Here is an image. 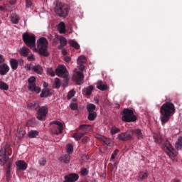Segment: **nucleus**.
Masks as SVG:
<instances>
[{"label": "nucleus", "instance_id": "nucleus-1", "mask_svg": "<svg viewBox=\"0 0 182 182\" xmlns=\"http://www.w3.org/2000/svg\"><path fill=\"white\" fill-rule=\"evenodd\" d=\"M176 113V106L173 102H166L160 108V120L162 124H166L170 117Z\"/></svg>", "mask_w": 182, "mask_h": 182}, {"label": "nucleus", "instance_id": "nucleus-2", "mask_svg": "<svg viewBox=\"0 0 182 182\" xmlns=\"http://www.w3.org/2000/svg\"><path fill=\"white\" fill-rule=\"evenodd\" d=\"M34 52H38L42 56H48V40L46 38H41L37 41V48H33Z\"/></svg>", "mask_w": 182, "mask_h": 182}, {"label": "nucleus", "instance_id": "nucleus-3", "mask_svg": "<svg viewBox=\"0 0 182 182\" xmlns=\"http://www.w3.org/2000/svg\"><path fill=\"white\" fill-rule=\"evenodd\" d=\"M54 12L61 18H66L69 14V6L62 2H57Z\"/></svg>", "mask_w": 182, "mask_h": 182}, {"label": "nucleus", "instance_id": "nucleus-4", "mask_svg": "<svg viewBox=\"0 0 182 182\" xmlns=\"http://www.w3.org/2000/svg\"><path fill=\"white\" fill-rule=\"evenodd\" d=\"M12 154V149L9 145H6L0 150V164L1 166H5V164L8 161L9 158L7 156Z\"/></svg>", "mask_w": 182, "mask_h": 182}, {"label": "nucleus", "instance_id": "nucleus-5", "mask_svg": "<svg viewBox=\"0 0 182 182\" xmlns=\"http://www.w3.org/2000/svg\"><path fill=\"white\" fill-rule=\"evenodd\" d=\"M51 126L50 133V134H62L63 133V124L59 121H53L50 123Z\"/></svg>", "mask_w": 182, "mask_h": 182}, {"label": "nucleus", "instance_id": "nucleus-6", "mask_svg": "<svg viewBox=\"0 0 182 182\" xmlns=\"http://www.w3.org/2000/svg\"><path fill=\"white\" fill-rule=\"evenodd\" d=\"M123 116L122 117V122H126L127 123H130V122H136L137 120V117L134 115L133 110L125 109L122 112Z\"/></svg>", "mask_w": 182, "mask_h": 182}, {"label": "nucleus", "instance_id": "nucleus-7", "mask_svg": "<svg viewBox=\"0 0 182 182\" xmlns=\"http://www.w3.org/2000/svg\"><path fill=\"white\" fill-rule=\"evenodd\" d=\"M22 38L26 46H28V48H35V43L36 42V38L35 37V35H31L28 33H24L22 35Z\"/></svg>", "mask_w": 182, "mask_h": 182}, {"label": "nucleus", "instance_id": "nucleus-8", "mask_svg": "<svg viewBox=\"0 0 182 182\" xmlns=\"http://www.w3.org/2000/svg\"><path fill=\"white\" fill-rule=\"evenodd\" d=\"M55 73L58 77H63V79H66V80H68L69 79V73L65 65H59L55 69Z\"/></svg>", "mask_w": 182, "mask_h": 182}, {"label": "nucleus", "instance_id": "nucleus-9", "mask_svg": "<svg viewBox=\"0 0 182 182\" xmlns=\"http://www.w3.org/2000/svg\"><path fill=\"white\" fill-rule=\"evenodd\" d=\"M163 149L170 159H174V148L171 146V144L166 141L163 145Z\"/></svg>", "mask_w": 182, "mask_h": 182}, {"label": "nucleus", "instance_id": "nucleus-10", "mask_svg": "<svg viewBox=\"0 0 182 182\" xmlns=\"http://www.w3.org/2000/svg\"><path fill=\"white\" fill-rule=\"evenodd\" d=\"M35 82H36V78H35V77H31L28 79V89L31 92H35L36 93H41V87H36V84H35Z\"/></svg>", "mask_w": 182, "mask_h": 182}, {"label": "nucleus", "instance_id": "nucleus-11", "mask_svg": "<svg viewBox=\"0 0 182 182\" xmlns=\"http://www.w3.org/2000/svg\"><path fill=\"white\" fill-rule=\"evenodd\" d=\"M48 108L46 106H43L40 107L37 112V119L38 120L43 121L46 120V116L48 114Z\"/></svg>", "mask_w": 182, "mask_h": 182}, {"label": "nucleus", "instance_id": "nucleus-12", "mask_svg": "<svg viewBox=\"0 0 182 182\" xmlns=\"http://www.w3.org/2000/svg\"><path fill=\"white\" fill-rule=\"evenodd\" d=\"M83 79L85 76L82 72L75 71L73 75V80L77 83V85H82L83 83Z\"/></svg>", "mask_w": 182, "mask_h": 182}, {"label": "nucleus", "instance_id": "nucleus-13", "mask_svg": "<svg viewBox=\"0 0 182 182\" xmlns=\"http://www.w3.org/2000/svg\"><path fill=\"white\" fill-rule=\"evenodd\" d=\"M65 181L64 182H75L79 180V175L76 173H71L68 176H65Z\"/></svg>", "mask_w": 182, "mask_h": 182}, {"label": "nucleus", "instance_id": "nucleus-14", "mask_svg": "<svg viewBox=\"0 0 182 182\" xmlns=\"http://www.w3.org/2000/svg\"><path fill=\"white\" fill-rule=\"evenodd\" d=\"M16 166L17 170H21L22 171H24V170L28 168V164H26L23 160L17 161L16 162Z\"/></svg>", "mask_w": 182, "mask_h": 182}, {"label": "nucleus", "instance_id": "nucleus-15", "mask_svg": "<svg viewBox=\"0 0 182 182\" xmlns=\"http://www.w3.org/2000/svg\"><path fill=\"white\" fill-rule=\"evenodd\" d=\"M97 88L102 92H105V90H107L109 89V85L102 80H100L97 82Z\"/></svg>", "mask_w": 182, "mask_h": 182}, {"label": "nucleus", "instance_id": "nucleus-16", "mask_svg": "<svg viewBox=\"0 0 182 182\" xmlns=\"http://www.w3.org/2000/svg\"><path fill=\"white\" fill-rule=\"evenodd\" d=\"M147 177H149V171H141L138 176V181H143V180H146Z\"/></svg>", "mask_w": 182, "mask_h": 182}, {"label": "nucleus", "instance_id": "nucleus-17", "mask_svg": "<svg viewBox=\"0 0 182 182\" xmlns=\"http://www.w3.org/2000/svg\"><path fill=\"white\" fill-rule=\"evenodd\" d=\"M9 72V66L6 64H1L0 65V75L1 76L5 75L6 73Z\"/></svg>", "mask_w": 182, "mask_h": 182}, {"label": "nucleus", "instance_id": "nucleus-18", "mask_svg": "<svg viewBox=\"0 0 182 182\" xmlns=\"http://www.w3.org/2000/svg\"><path fill=\"white\" fill-rule=\"evenodd\" d=\"M52 95H53V90L46 88L43 90L40 96L41 97H48V96H52Z\"/></svg>", "mask_w": 182, "mask_h": 182}, {"label": "nucleus", "instance_id": "nucleus-19", "mask_svg": "<svg viewBox=\"0 0 182 182\" xmlns=\"http://www.w3.org/2000/svg\"><path fill=\"white\" fill-rule=\"evenodd\" d=\"M95 137L98 140L103 141V143H105V144H106L107 146H110V139L106 138L105 136L97 134Z\"/></svg>", "mask_w": 182, "mask_h": 182}, {"label": "nucleus", "instance_id": "nucleus-20", "mask_svg": "<svg viewBox=\"0 0 182 182\" xmlns=\"http://www.w3.org/2000/svg\"><path fill=\"white\" fill-rule=\"evenodd\" d=\"M58 31L60 32V33H65L66 26L63 21L60 22L58 25Z\"/></svg>", "mask_w": 182, "mask_h": 182}, {"label": "nucleus", "instance_id": "nucleus-21", "mask_svg": "<svg viewBox=\"0 0 182 182\" xmlns=\"http://www.w3.org/2000/svg\"><path fill=\"white\" fill-rule=\"evenodd\" d=\"M80 130L84 132V133H87L88 132H92V126L89 124H82L80 126Z\"/></svg>", "mask_w": 182, "mask_h": 182}, {"label": "nucleus", "instance_id": "nucleus-22", "mask_svg": "<svg viewBox=\"0 0 182 182\" xmlns=\"http://www.w3.org/2000/svg\"><path fill=\"white\" fill-rule=\"evenodd\" d=\"M19 53L21 55V56L26 57L28 55H29V48L26 47H22L19 50Z\"/></svg>", "mask_w": 182, "mask_h": 182}, {"label": "nucleus", "instance_id": "nucleus-23", "mask_svg": "<svg viewBox=\"0 0 182 182\" xmlns=\"http://www.w3.org/2000/svg\"><path fill=\"white\" fill-rule=\"evenodd\" d=\"M10 65H11V69H13V70H16V69H18V65H19V63H18L16 59L11 58L10 60Z\"/></svg>", "mask_w": 182, "mask_h": 182}, {"label": "nucleus", "instance_id": "nucleus-24", "mask_svg": "<svg viewBox=\"0 0 182 182\" xmlns=\"http://www.w3.org/2000/svg\"><path fill=\"white\" fill-rule=\"evenodd\" d=\"M38 136H39V132L36 130H31L28 134V137H29V139H35L38 137Z\"/></svg>", "mask_w": 182, "mask_h": 182}, {"label": "nucleus", "instance_id": "nucleus-25", "mask_svg": "<svg viewBox=\"0 0 182 182\" xmlns=\"http://www.w3.org/2000/svg\"><path fill=\"white\" fill-rule=\"evenodd\" d=\"M10 19L12 22V23H19V16L18 15H16V14H12L10 16Z\"/></svg>", "mask_w": 182, "mask_h": 182}, {"label": "nucleus", "instance_id": "nucleus-26", "mask_svg": "<svg viewBox=\"0 0 182 182\" xmlns=\"http://www.w3.org/2000/svg\"><path fill=\"white\" fill-rule=\"evenodd\" d=\"M59 41L60 43V46H58L59 49H62L63 46H66L68 44V40H66V38L60 36L59 38Z\"/></svg>", "mask_w": 182, "mask_h": 182}, {"label": "nucleus", "instance_id": "nucleus-27", "mask_svg": "<svg viewBox=\"0 0 182 182\" xmlns=\"http://www.w3.org/2000/svg\"><path fill=\"white\" fill-rule=\"evenodd\" d=\"M33 72H36V73H38V75H42V73L43 72V69L39 65L33 66Z\"/></svg>", "mask_w": 182, "mask_h": 182}, {"label": "nucleus", "instance_id": "nucleus-28", "mask_svg": "<svg viewBox=\"0 0 182 182\" xmlns=\"http://www.w3.org/2000/svg\"><path fill=\"white\" fill-rule=\"evenodd\" d=\"M134 134H136L139 140H141L143 139L144 136H143V132H141V129H136L134 131Z\"/></svg>", "mask_w": 182, "mask_h": 182}, {"label": "nucleus", "instance_id": "nucleus-29", "mask_svg": "<svg viewBox=\"0 0 182 182\" xmlns=\"http://www.w3.org/2000/svg\"><path fill=\"white\" fill-rule=\"evenodd\" d=\"M124 134L127 140H131V139L133 138V134H134V132L132 130H129L127 131L125 133H124Z\"/></svg>", "mask_w": 182, "mask_h": 182}, {"label": "nucleus", "instance_id": "nucleus-30", "mask_svg": "<svg viewBox=\"0 0 182 182\" xmlns=\"http://www.w3.org/2000/svg\"><path fill=\"white\" fill-rule=\"evenodd\" d=\"M175 147L177 150H181L182 149V136H179L177 141L175 144Z\"/></svg>", "mask_w": 182, "mask_h": 182}, {"label": "nucleus", "instance_id": "nucleus-31", "mask_svg": "<svg viewBox=\"0 0 182 182\" xmlns=\"http://www.w3.org/2000/svg\"><path fill=\"white\" fill-rule=\"evenodd\" d=\"M25 134H26V132H25V129H23V128H20L18 129L17 137H18V139H23Z\"/></svg>", "mask_w": 182, "mask_h": 182}, {"label": "nucleus", "instance_id": "nucleus-32", "mask_svg": "<svg viewBox=\"0 0 182 182\" xmlns=\"http://www.w3.org/2000/svg\"><path fill=\"white\" fill-rule=\"evenodd\" d=\"M93 90V86H89L87 88L83 90L84 95H87V96L92 95V91Z\"/></svg>", "mask_w": 182, "mask_h": 182}, {"label": "nucleus", "instance_id": "nucleus-33", "mask_svg": "<svg viewBox=\"0 0 182 182\" xmlns=\"http://www.w3.org/2000/svg\"><path fill=\"white\" fill-rule=\"evenodd\" d=\"M87 109L89 113L95 112L96 109V105L93 104H89L87 105Z\"/></svg>", "mask_w": 182, "mask_h": 182}, {"label": "nucleus", "instance_id": "nucleus-34", "mask_svg": "<svg viewBox=\"0 0 182 182\" xmlns=\"http://www.w3.org/2000/svg\"><path fill=\"white\" fill-rule=\"evenodd\" d=\"M70 160V155H64L60 158V161H62V163L68 164L69 163Z\"/></svg>", "mask_w": 182, "mask_h": 182}, {"label": "nucleus", "instance_id": "nucleus-35", "mask_svg": "<svg viewBox=\"0 0 182 182\" xmlns=\"http://www.w3.org/2000/svg\"><path fill=\"white\" fill-rule=\"evenodd\" d=\"M86 57H85L84 55H80L78 57L77 60V64H83V63H86Z\"/></svg>", "mask_w": 182, "mask_h": 182}, {"label": "nucleus", "instance_id": "nucleus-36", "mask_svg": "<svg viewBox=\"0 0 182 182\" xmlns=\"http://www.w3.org/2000/svg\"><path fill=\"white\" fill-rule=\"evenodd\" d=\"M97 117V114L96 112H89L87 119L88 120H90V122H92V120H95Z\"/></svg>", "mask_w": 182, "mask_h": 182}, {"label": "nucleus", "instance_id": "nucleus-37", "mask_svg": "<svg viewBox=\"0 0 182 182\" xmlns=\"http://www.w3.org/2000/svg\"><path fill=\"white\" fill-rule=\"evenodd\" d=\"M110 133L111 134H117V133H120V129H119L118 127H117L116 126H113L111 129H110Z\"/></svg>", "mask_w": 182, "mask_h": 182}, {"label": "nucleus", "instance_id": "nucleus-38", "mask_svg": "<svg viewBox=\"0 0 182 182\" xmlns=\"http://www.w3.org/2000/svg\"><path fill=\"white\" fill-rule=\"evenodd\" d=\"M69 44L70 45V46H73V48H75V49H80V46H79V44L73 40L70 41Z\"/></svg>", "mask_w": 182, "mask_h": 182}, {"label": "nucleus", "instance_id": "nucleus-39", "mask_svg": "<svg viewBox=\"0 0 182 182\" xmlns=\"http://www.w3.org/2000/svg\"><path fill=\"white\" fill-rule=\"evenodd\" d=\"M0 89L1 90H8V89H9V86H8V84L5 83L4 82L1 81Z\"/></svg>", "mask_w": 182, "mask_h": 182}, {"label": "nucleus", "instance_id": "nucleus-40", "mask_svg": "<svg viewBox=\"0 0 182 182\" xmlns=\"http://www.w3.org/2000/svg\"><path fill=\"white\" fill-rule=\"evenodd\" d=\"M9 180H11V163L9 164L6 171V181H9Z\"/></svg>", "mask_w": 182, "mask_h": 182}, {"label": "nucleus", "instance_id": "nucleus-41", "mask_svg": "<svg viewBox=\"0 0 182 182\" xmlns=\"http://www.w3.org/2000/svg\"><path fill=\"white\" fill-rule=\"evenodd\" d=\"M85 136V133H75L73 135V137L75 139V140H80V138Z\"/></svg>", "mask_w": 182, "mask_h": 182}, {"label": "nucleus", "instance_id": "nucleus-42", "mask_svg": "<svg viewBox=\"0 0 182 182\" xmlns=\"http://www.w3.org/2000/svg\"><path fill=\"white\" fill-rule=\"evenodd\" d=\"M154 139L155 140V141L156 143H162L161 141V136L160 134H154Z\"/></svg>", "mask_w": 182, "mask_h": 182}, {"label": "nucleus", "instance_id": "nucleus-43", "mask_svg": "<svg viewBox=\"0 0 182 182\" xmlns=\"http://www.w3.org/2000/svg\"><path fill=\"white\" fill-rule=\"evenodd\" d=\"M118 140H121L122 141H127L126 136L124 135V133H121L118 134L117 136Z\"/></svg>", "mask_w": 182, "mask_h": 182}, {"label": "nucleus", "instance_id": "nucleus-44", "mask_svg": "<svg viewBox=\"0 0 182 182\" xmlns=\"http://www.w3.org/2000/svg\"><path fill=\"white\" fill-rule=\"evenodd\" d=\"M67 153L72 154L73 153V146L72 144H68L66 146Z\"/></svg>", "mask_w": 182, "mask_h": 182}, {"label": "nucleus", "instance_id": "nucleus-45", "mask_svg": "<svg viewBox=\"0 0 182 182\" xmlns=\"http://www.w3.org/2000/svg\"><path fill=\"white\" fill-rule=\"evenodd\" d=\"M47 74L49 75V76H55V71H53V69L52 68H47Z\"/></svg>", "mask_w": 182, "mask_h": 182}, {"label": "nucleus", "instance_id": "nucleus-46", "mask_svg": "<svg viewBox=\"0 0 182 182\" xmlns=\"http://www.w3.org/2000/svg\"><path fill=\"white\" fill-rule=\"evenodd\" d=\"M76 92L74 91V90H71L69 92H68V100H70L72 99V97H73V96H75V94Z\"/></svg>", "mask_w": 182, "mask_h": 182}, {"label": "nucleus", "instance_id": "nucleus-47", "mask_svg": "<svg viewBox=\"0 0 182 182\" xmlns=\"http://www.w3.org/2000/svg\"><path fill=\"white\" fill-rule=\"evenodd\" d=\"M29 106L31 109H34L36 110L39 107V104L38 103H31L29 104Z\"/></svg>", "mask_w": 182, "mask_h": 182}, {"label": "nucleus", "instance_id": "nucleus-48", "mask_svg": "<svg viewBox=\"0 0 182 182\" xmlns=\"http://www.w3.org/2000/svg\"><path fill=\"white\" fill-rule=\"evenodd\" d=\"M55 85L57 89H59V87H60L61 83H60V80L59 78L55 79Z\"/></svg>", "mask_w": 182, "mask_h": 182}, {"label": "nucleus", "instance_id": "nucleus-49", "mask_svg": "<svg viewBox=\"0 0 182 182\" xmlns=\"http://www.w3.org/2000/svg\"><path fill=\"white\" fill-rule=\"evenodd\" d=\"M70 109H72V110H76V109H77V103L76 102H72L70 105Z\"/></svg>", "mask_w": 182, "mask_h": 182}, {"label": "nucleus", "instance_id": "nucleus-50", "mask_svg": "<svg viewBox=\"0 0 182 182\" xmlns=\"http://www.w3.org/2000/svg\"><path fill=\"white\" fill-rule=\"evenodd\" d=\"M39 164L40 166H45V164H46V159L45 158H41L39 160Z\"/></svg>", "mask_w": 182, "mask_h": 182}, {"label": "nucleus", "instance_id": "nucleus-51", "mask_svg": "<svg viewBox=\"0 0 182 182\" xmlns=\"http://www.w3.org/2000/svg\"><path fill=\"white\" fill-rule=\"evenodd\" d=\"M88 171L87 168H82L81 170V175L82 176H87Z\"/></svg>", "mask_w": 182, "mask_h": 182}, {"label": "nucleus", "instance_id": "nucleus-52", "mask_svg": "<svg viewBox=\"0 0 182 182\" xmlns=\"http://www.w3.org/2000/svg\"><path fill=\"white\" fill-rule=\"evenodd\" d=\"M24 69H26V70H31L32 69V64H26L24 66Z\"/></svg>", "mask_w": 182, "mask_h": 182}, {"label": "nucleus", "instance_id": "nucleus-53", "mask_svg": "<svg viewBox=\"0 0 182 182\" xmlns=\"http://www.w3.org/2000/svg\"><path fill=\"white\" fill-rule=\"evenodd\" d=\"M27 59L30 62H33V60H35V57L33 56V55L31 54L27 57Z\"/></svg>", "mask_w": 182, "mask_h": 182}, {"label": "nucleus", "instance_id": "nucleus-54", "mask_svg": "<svg viewBox=\"0 0 182 182\" xmlns=\"http://www.w3.org/2000/svg\"><path fill=\"white\" fill-rule=\"evenodd\" d=\"M26 6L27 8H30V6H32V1L31 0H26Z\"/></svg>", "mask_w": 182, "mask_h": 182}, {"label": "nucleus", "instance_id": "nucleus-55", "mask_svg": "<svg viewBox=\"0 0 182 182\" xmlns=\"http://www.w3.org/2000/svg\"><path fill=\"white\" fill-rule=\"evenodd\" d=\"M89 137L87 136H85L82 139V143H83L84 144H86V143H87V141H89Z\"/></svg>", "mask_w": 182, "mask_h": 182}, {"label": "nucleus", "instance_id": "nucleus-56", "mask_svg": "<svg viewBox=\"0 0 182 182\" xmlns=\"http://www.w3.org/2000/svg\"><path fill=\"white\" fill-rule=\"evenodd\" d=\"M117 153H119V150H115L114 153L111 156V159H115V156H117Z\"/></svg>", "mask_w": 182, "mask_h": 182}, {"label": "nucleus", "instance_id": "nucleus-57", "mask_svg": "<svg viewBox=\"0 0 182 182\" xmlns=\"http://www.w3.org/2000/svg\"><path fill=\"white\" fill-rule=\"evenodd\" d=\"M78 65H79L78 69L80 70H81L82 72H83V70L85 69V65L83 64H78Z\"/></svg>", "mask_w": 182, "mask_h": 182}, {"label": "nucleus", "instance_id": "nucleus-58", "mask_svg": "<svg viewBox=\"0 0 182 182\" xmlns=\"http://www.w3.org/2000/svg\"><path fill=\"white\" fill-rule=\"evenodd\" d=\"M5 59H4V55L0 54V63H4Z\"/></svg>", "mask_w": 182, "mask_h": 182}, {"label": "nucleus", "instance_id": "nucleus-59", "mask_svg": "<svg viewBox=\"0 0 182 182\" xmlns=\"http://www.w3.org/2000/svg\"><path fill=\"white\" fill-rule=\"evenodd\" d=\"M64 60H65V62H67L68 63H69V62H70L71 59L69 57H65L64 58Z\"/></svg>", "mask_w": 182, "mask_h": 182}, {"label": "nucleus", "instance_id": "nucleus-60", "mask_svg": "<svg viewBox=\"0 0 182 182\" xmlns=\"http://www.w3.org/2000/svg\"><path fill=\"white\" fill-rule=\"evenodd\" d=\"M16 2V1L12 0V1H9V4H10V5H15Z\"/></svg>", "mask_w": 182, "mask_h": 182}, {"label": "nucleus", "instance_id": "nucleus-61", "mask_svg": "<svg viewBox=\"0 0 182 182\" xmlns=\"http://www.w3.org/2000/svg\"><path fill=\"white\" fill-rule=\"evenodd\" d=\"M63 55H68V51L65 49L62 50Z\"/></svg>", "mask_w": 182, "mask_h": 182}, {"label": "nucleus", "instance_id": "nucleus-62", "mask_svg": "<svg viewBox=\"0 0 182 182\" xmlns=\"http://www.w3.org/2000/svg\"><path fill=\"white\" fill-rule=\"evenodd\" d=\"M94 100H95V103H97V104L99 103V99H97V97H95Z\"/></svg>", "mask_w": 182, "mask_h": 182}, {"label": "nucleus", "instance_id": "nucleus-63", "mask_svg": "<svg viewBox=\"0 0 182 182\" xmlns=\"http://www.w3.org/2000/svg\"><path fill=\"white\" fill-rule=\"evenodd\" d=\"M0 9H1V11H3L4 8L2 6H0Z\"/></svg>", "mask_w": 182, "mask_h": 182}, {"label": "nucleus", "instance_id": "nucleus-64", "mask_svg": "<svg viewBox=\"0 0 182 182\" xmlns=\"http://www.w3.org/2000/svg\"><path fill=\"white\" fill-rule=\"evenodd\" d=\"M175 182H180V181H176Z\"/></svg>", "mask_w": 182, "mask_h": 182}]
</instances>
